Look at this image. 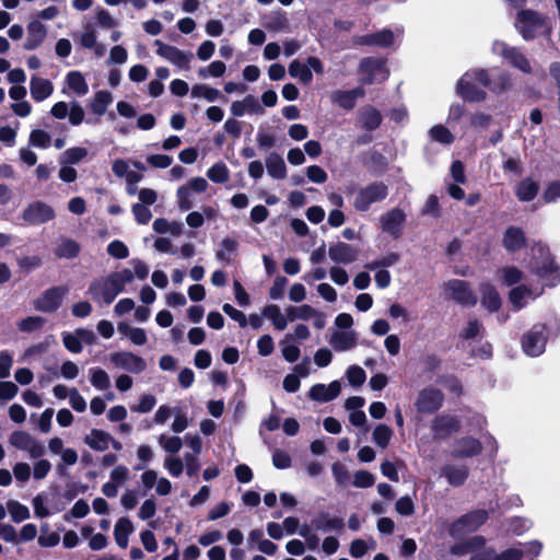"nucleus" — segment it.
<instances>
[{
    "label": "nucleus",
    "instance_id": "1",
    "mask_svg": "<svg viewBox=\"0 0 560 560\" xmlns=\"http://www.w3.org/2000/svg\"><path fill=\"white\" fill-rule=\"evenodd\" d=\"M132 281V271L130 269H122L92 282L89 287V293L96 302L102 301L109 305L125 290V287Z\"/></svg>",
    "mask_w": 560,
    "mask_h": 560
},
{
    "label": "nucleus",
    "instance_id": "2",
    "mask_svg": "<svg viewBox=\"0 0 560 560\" xmlns=\"http://www.w3.org/2000/svg\"><path fill=\"white\" fill-rule=\"evenodd\" d=\"M514 27L524 40L537 37H550L552 25L550 20L532 9H521L516 12Z\"/></svg>",
    "mask_w": 560,
    "mask_h": 560
},
{
    "label": "nucleus",
    "instance_id": "3",
    "mask_svg": "<svg viewBox=\"0 0 560 560\" xmlns=\"http://www.w3.org/2000/svg\"><path fill=\"white\" fill-rule=\"evenodd\" d=\"M529 268L545 282L547 287L560 283V268L555 264L549 249L541 243L532 247Z\"/></svg>",
    "mask_w": 560,
    "mask_h": 560
},
{
    "label": "nucleus",
    "instance_id": "4",
    "mask_svg": "<svg viewBox=\"0 0 560 560\" xmlns=\"http://www.w3.org/2000/svg\"><path fill=\"white\" fill-rule=\"evenodd\" d=\"M489 85L488 72L483 69L467 71L457 82L456 91L468 102H481L486 98L485 88Z\"/></svg>",
    "mask_w": 560,
    "mask_h": 560
},
{
    "label": "nucleus",
    "instance_id": "5",
    "mask_svg": "<svg viewBox=\"0 0 560 560\" xmlns=\"http://www.w3.org/2000/svg\"><path fill=\"white\" fill-rule=\"evenodd\" d=\"M388 195V186L382 182H374L360 188L353 199V208L365 212L373 203L383 201Z\"/></svg>",
    "mask_w": 560,
    "mask_h": 560
},
{
    "label": "nucleus",
    "instance_id": "6",
    "mask_svg": "<svg viewBox=\"0 0 560 560\" xmlns=\"http://www.w3.org/2000/svg\"><path fill=\"white\" fill-rule=\"evenodd\" d=\"M547 340V327L540 323L535 324L523 335L521 340L522 350L528 357H539L545 352Z\"/></svg>",
    "mask_w": 560,
    "mask_h": 560
},
{
    "label": "nucleus",
    "instance_id": "7",
    "mask_svg": "<svg viewBox=\"0 0 560 560\" xmlns=\"http://www.w3.org/2000/svg\"><path fill=\"white\" fill-rule=\"evenodd\" d=\"M360 73L363 84L381 83L389 75L386 62L378 58L363 59L360 63Z\"/></svg>",
    "mask_w": 560,
    "mask_h": 560
},
{
    "label": "nucleus",
    "instance_id": "8",
    "mask_svg": "<svg viewBox=\"0 0 560 560\" xmlns=\"http://www.w3.org/2000/svg\"><path fill=\"white\" fill-rule=\"evenodd\" d=\"M444 292L447 298L464 306H474L477 303V295L468 282L453 279L444 283Z\"/></svg>",
    "mask_w": 560,
    "mask_h": 560
},
{
    "label": "nucleus",
    "instance_id": "9",
    "mask_svg": "<svg viewBox=\"0 0 560 560\" xmlns=\"http://www.w3.org/2000/svg\"><path fill=\"white\" fill-rule=\"evenodd\" d=\"M9 442L15 448L26 452L31 458H40L45 454L43 443L28 432L15 431L10 435Z\"/></svg>",
    "mask_w": 560,
    "mask_h": 560
},
{
    "label": "nucleus",
    "instance_id": "10",
    "mask_svg": "<svg viewBox=\"0 0 560 560\" xmlns=\"http://www.w3.org/2000/svg\"><path fill=\"white\" fill-rule=\"evenodd\" d=\"M155 45L158 46L156 54L160 57L177 67L178 69H190V63L194 59V54L191 51L180 50L175 46L163 44L160 40H156Z\"/></svg>",
    "mask_w": 560,
    "mask_h": 560
},
{
    "label": "nucleus",
    "instance_id": "11",
    "mask_svg": "<svg viewBox=\"0 0 560 560\" xmlns=\"http://www.w3.org/2000/svg\"><path fill=\"white\" fill-rule=\"evenodd\" d=\"M487 518L488 513L485 510L472 511L454 522L450 528V534L453 537H460L471 533L480 527Z\"/></svg>",
    "mask_w": 560,
    "mask_h": 560
},
{
    "label": "nucleus",
    "instance_id": "12",
    "mask_svg": "<svg viewBox=\"0 0 560 560\" xmlns=\"http://www.w3.org/2000/svg\"><path fill=\"white\" fill-rule=\"evenodd\" d=\"M492 51L506 59L513 67L517 68L522 72H532L528 59L517 47H511L504 42L495 40L492 44Z\"/></svg>",
    "mask_w": 560,
    "mask_h": 560
},
{
    "label": "nucleus",
    "instance_id": "13",
    "mask_svg": "<svg viewBox=\"0 0 560 560\" xmlns=\"http://www.w3.org/2000/svg\"><path fill=\"white\" fill-rule=\"evenodd\" d=\"M407 214L400 208H393L380 217V228L384 233L397 240L402 234Z\"/></svg>",
    "mask_w": 560,
    "mask_h": 560
},
{
    "label": "nucleus",
    "instance_id": "14",
    "mask_svg": "<svg viewBox=\"0 0 560 560\" xmlns=\"http://www.w3.org/2000/svg\"><path fill=\"white\" fill-rule=\"evenodd\" d=\"M109 361L114 366L133 374H140L147 369L143 358L130 351H116L109 354Z\"/></svg>",
    "mask_w": 560,
    "mask_h": 560
},
{
    "label": "nucleus",
    "instance_id": "15",
    "mask_svg": "<svg viewBox=\"0 0 560 560\" xmlns=\"http://www.w3.org/2000/svg\"><path fill=\"white\" fill-rule=\"evenodd\" d=\"M443 393L434 387H427L419 392L416 408L422 413H433L442 407Z\"/></svg>",
    "mask_w": 560,
    "mask_h": 560
},
{
    "label": "nucleus",
    "instance_id": "16",
    "mask_svg": "<svg viewBox=\"0 0 560 560\" xmlns=\"http://www.w3.org/2000/svg\"><path fill=\"white\" fill-rule=\"evenodd\" d=\"M67 292L68 289L66 287H55L45 291L35 301V308L42 312L56 311L60 306Z\"/></svg>",
    "mask_w": 560,
    "mask_h": 560
},
{
    "label": "nucleus",
    "instance_id": "17",
    "mask_svg": "<svg viewBox=\"0 0 560 560\" xmlns=\"http://www.w3.org/2000/svg\"><path fill=\"white\" fill-rule=\"evenodd\" d=\"M23 218L31 224H42L52 220L55 218V211L50 206L37 201L24 210Z\"/></svg>",
    "mask_w": 560,
    "mask_h": 560
},
{
    "label": "nucleus",
    "instance_id": "18",
    "mask_svg": "<svg viewBox=\"0 0 560 560\" xmlns=\"http://www.w3.org/2000/svg\"><path fill=\"white\" fill-rule=\"evenodd\" d=\"M542 290L535 291L526 284H518L509 292V302L515 311L522 310L529 300H535L541 294Z\"/></svg>",
    "mask_w": 560,
    "mask_h": 560
},
{
    "label": "nucleus",
    "instance_id": "19",
    "mask_svg": "<svg viewBox=\"0 0 560 560\" xmlns=\"http://www.w3.org/2000/svg\"><path fill=\"white\" fill-rule=\"evenodd\" d=\"M329 343L338 352L349 351L357 347L358 334L354 330H335Z\"/></svg>",
    "mask_w": 560,
    "mask_h": 560
},
{
    "label": "nucleus",
    "instance_id": "20",
    "mask_svg": "<svg viewBox=\"0 0 560 560\" xmlns=\"http://www.w3.org/2000/svg\"><path fill=\"white\" fill-rule=\"evenodd\" d=\"M341 390V385L338 381H334L328 385L315 384L308 392V397L312 400L319 402H327L335 399Z\"/></svg>",
    "mask_w": 560,
    "mask_h": 560
},
{
    "label": "nucleus",
    "instance_id": "21",
    "mask_svg": "<svg viewBox=\"0 0 560 560\" xmlns=\"http://www.w3.org/2000/svg\"><path fill=\"white\" fill-rule=\"evenodd\" d=\"M328 256L336 264L349 265L357 260L358 252L351 245L338 242L328 248Z\"/></svg>",
    "mask_w": 560,
    "mask_h": 560
},
{
    "label": "nucleus",
    "instance_id": "22",
    "mask_svg": "<svg viewBox=\"0 0 560 560\" xmlns=\"http://www.w3.org/2000/svg\"><path fill=\"white\" fill-rule=\"evenodd\" d=\"M312 526L314 529L323 533H329L334 530L341 533L345 528V522L341 517L331 516L327 512H322L312 520Z\"/></svg>",
    "mask_w": 560,
    "mask_h": 560
},
{
    "label": "nucleus",
    "instance_id": "23",
    "mask_svg": "<svg viewBox=\"0 0 560 560\" xmlns=\"http://www.w3.org/2000/svg\"><path fill=\"white\" fill-rule=\"evenodd\" d=\"M231 113L236 117H242L246 113L260 116L264 115L265 110L255 96L247 95L243 101H235L232 103Z\"/></svg>",
    "mask_w": 560,
    "mask_h": 560
},
{
    "label": "nucleus",
    "instance_id": "24",
    "mask_svg": "<svg viewBox=\"0 0 560 560\" xmlns=\"http://www.w3.org/2000/svg\"><path fill=\"white\" fill-rule=\"evenodd\" d=\"M460 428L459 420L451 415H441L433 420L432 430L438 438L447 436Z\"/></svg>",
    "mask_w": 560,
    "mask_h": 560
},
{
    "label": "nucleus",
    "instance_id": "25",
    "mask_svg": "<svg viewBox=\"0 0 560 560\" xmlns=\"http://www.w3.org/2000/svg\"><path fill=\"white\" fill-rule=\"evenodd\" d=\"M364 95L363 88L359 86L352 90H337L334 91L330 95V100L332 103L345 109H352L357 103V100Z\"/></svg>",
    "mask_w": 560,
    "mask_h": 560
},
{
    "label": "nucleus",
    "instance_id": "26",
    "mask_svg": "<svg viewBox=\"0 0 560 560\" xmlns=\"http://www.w3.org/2000/svg\"><path fill=\"white\" fill-rule=\"evenodd\" d=\"M382 122L381 113L373 106H364L358 113V126L364 130H375Z\"/></svg>",
    "mask_w": 560,
    "mask_h": 560
},
{
    "label": "nucleus",
    "instance_id": "27",
    "mask_svg": "<svg viewBox=\"0 0 560 560\" xmlns=\"http://www.w3.org/2000/svg\"><path fill=\"white\" fill-rule=\"evenodd\" d=\"M539 191V183L532 177H525L514 187L516 198L522 202H529L536 198Z\"/></svg>",
    "mask_w": 560,
    "mask_h": 560
},
{
    "label": "nucleus",
    "instance_id": "28",
    "mask_svg": "<svg viewBox=\"0 0 560 560\" xmlns=\"http://www.w3.org/2000/svg\"><path fill=\"white\" fill-rule=\"evenodd\" d=\"M46 37V27L39 21H32L27 25V37L24 43V48L26 50L36 49Z\"/></svg>",
    "mask_w": 560,
    "mask_h": 560
},
{
    "label": "nucleus",
    "instance_id": "29",
    "mask_svg": "<svg viewBox=\"0 0 560 560\" xmlns=\"http://www.w3.org/2000/svg\"><path fill=\"white\" fill-rule=\"evenodd\" d=\"M502 243L508 252L514 253L525 246L526 238L520 228L510 226L503 234Z\"/></svg>",
    "mask_w": 560,
    "mask_h": 560
},
{
    "label": "nucleus",
    "instance_id": "30",
    "mask_svg": "<svg viewBox=\"0 0 560 560\" xmlns=\"http://www.w3.org/2000/svg\"><path fill=\"white\" fill-rule=\"evenodd\" d=\"M30 90L34 101L43 102L52 94L54 85L49 80L34 75L30 82Z\"/></svg>",
    "mask_w": 560,
    "mask_h": 560
},
{
    "label": "nucleus",
    "instance_id": "31",
    "mask_svg": "<svg viewBox=\"0 0 560 560\" xmlns=\"http://www.w3.org/2000/svg\"><path fill=\"white\" fill-rule=\"evenodd\" d=\"M481 448V443L477 439L467 436L456 442L453 455L455 457H472L478 455Z\"/></svg>",
    "mask_w": 560,
    "mask_h": 560
},
{
    "label": "nucleus",
    "instance_id": "32",
    "mask_svg": "<svg viewBox=\"0 0 560 560\" xmlns=\"http://www.w3.org/2000/svg\"><path fill=\"white\" fill-rule=\"evenodd\" d=\"M110 434L100 429H92L91 432L84 438V443L97 452L106 451L110 444Z\"/></svg>",
    "mask_w": 560,
    "mask_h": 560
},
{
    "label": "nucleus",
    "instance_id": "33",
    "mask_svg": "<svg viewBox=\"0 0 560 560\" xmlns=\"http://www.w3.org/2000/svg\"><path fill=\"white\" fill-rule=\"evenodd\" d=\"M395 34L390 30H383L381 32L364 35L358 38L357 43L361 45H376L388 47L394 43Z\"/></svg>",
    "mask_w": 560,
    "mask_h": 560
},
{
    "label": "nucleus",
    "instance_id": "34",
    "mask_svg": "<svg viewBox=\"0 0 560 560\" xmlns=\"http://www.w3.org/2000/svg\"><path fill=\"white\" fill-rule=\"evenodd\" d=\"M481 304L489 312H495L501 306V298L498 291L489 283L480 285Z\"/></svg>",
    "mask_w": 560,
    "mask_h": 560
},
{
    "label": "nucleus",
    "instance_id": "35",
    "mask_svg": "<svg viewBox=\"0 0 560 560\" xmlns=\"http://www.w3.org/2000/svg\"><path fill=\"white\" fill-rule=\"evenodd\" d=\"M113 94L106 90L95 92L91 98L89 106L93 114L102 116L106 113L107 107L113 103Z\"/></svg>",
    "mask_w": 560,
    "mask_h": 560
},
{
    "label": "nucleus",
    "instance_id": "36",
    "mask_svg": "<svg viewBox=\"0 0 560 560\" xmlns=\"http://www.w3.org/2000/svg\"><path fill=\"white\" fill-rule=\"evenodd\" d=\"M133 532V525L131 521L127 517H120L114 527V536L116 544L120 548H126L128 546L129 535Z\"/></svg>",
    "mask_w": 560,
    "mask_h": 560
},
{
    "label": "nucleus",
    "instance_id": "37",
    "mask_svg": "<svg viewBox=\"0 0 560 560\" xmlns=\"http://www.w3.org/2000/svg\"><path fill=\"white\" fill-rule=\"evenodd\" d=\"M497 277L501 284L512 287L523 280L524 272L515 266H505L497 271Z\"/></svg>",
    "mask_w": 560,
    "mask_h": 560
},
{
    "label": "nucleus",
    "instance_id": "38",
    "mask_svg": "<svg viewBox=\"0 0 560 560\" xmlns=\"http://www.w3.org/2000/svg\"><path fill=\"white\" fill-rule=\"evenodd\" d=\"M80 252V245L68 237H60L57 241L56 248H55V255L59 258H74L78 256Z\"/></svg>",
    "mask_w": 560,
    "mask_h": 560
},
{
    "label": "nucleus",
    "instance_id": "39",
    "mask_svg": "<svg viewBox=\"0 0 560 560\" xmlns=\"http://www.w3.org/2000/svg\"><path fill=\"white\" fill-rule=\"evenodd\" d=\"M68 88L78 96H84L89 92V85L80 71H70L66 77Z\"/></svg>",
    "mask_w": 560,
    "mask_h": 560
},
{
    "label": "nucleus",
    "instance_id": "40",
    "mask_svg": "<svg viewBox=\"0 0 560 560\" xmlns=\"http://www.w3.org/2000/svg\"><path fill=\"white\" fill-rule=\"evenodd\" d=\"M268 174L277 179H282L287 175V167L283 159L277 153H270L266 159Z\"/></svg>",
    "mask_w": 560,
    "mask_h": 560
},
{
    "label": "nucleus",
    "instance_id": "41",
    "mask_svg": "<svg viewBox=\"0 0 560 560\" xmlns=\"http://www.w3.org/2000/svg\"><path fill=\"white\" fill-rule=\"evenodd\" d=\"M262 315L269 318L275 328L278 330H283L288 326V316L283 315L280 311V307L276 304H270L264 307Z\"/></svg>",
    "mask_w": 560,
    "mask_h": 560
},
{
    "label": "nucleus",
    "instance_id": "42",
    "mask_svg": "<svg viewBox=\"0 0 560 560\" xmlns=\"http://www.w3.org/2000/svg\"><path fill=\"white\" fill-rule=\"evenodd\" d=\"M289 73L292 78L298 79L303 84H308L313 80L312 71L300 60L294 59L289 66Z\"/></svg>",
    "mask_w": 560,
    "mask_h": 560
},
{
    "label": "nucleus",
    "instance_id": "43",
    "mask_svg": "<svg viewBox=\"0 0 560 560\" xmlns=\"http://www.w3.org/2000/svg\"><path fill=\"white\" fill-rule=\"evenodd\" d=\"M285 314L290 322H294L298 319L308 320L316 314V308L308 304H303L300 306H289L285 308Z\"/></svg>",
    "mask_w": 560,
    "mask_h": 560
},
{
    "label": "nucleus",
    "instance_id": "44",
    "mask_svg": "<svg viewBox=\"0 0 560 560\" xmlns=\"http://www.w3.org/2000/svg\"><path fill=\"white\" fill-rule=\"evenodd\" d=\"M443 475L452 486H460L468 477V471L464 466H446L443 468Z\"/></svg>",
    "mask_w": 560,
    "mask_h": 560
},
{
    "label": "nucleus",
    "instance_id": "45",
    "mask_svg": "<svg viewBox=\"0 0 560 560\" xmlns=\"http://www.w3.org/2000/svg\"><path fill=\"white\" fill-rule=\"evenodd\" d=\"M90 382L93 387L98 390H106L110 387V378L106 371L101 368H92L89 370Z\"/></svg>",
    "mask_w": 560,
    "mask_h": 560
},
{
    "label": "nucleus",
    "instance_id": "46",
    "mask_svg": "<svg viewBox=\"0 0 560 560\" xmlns=\"http://www.w3.org/2000/svg\"><path fill=\"white\" fill-rule=\"evenodd\" d=\"M485 544V539L481 536H475L468 541L458 542L451 548V553L455 556H465Z\"/></svg>",
    "mask_w": 560,
    "mask_h": 560
},
{
    "label": "nucleus",
    "instance_id": "47",
    "mask_svg": "<svg viewBox=\"0 0 560 560\" xmlns=\"http://www.w3.org/2000/svg\"><path fill=\"white\" fill-rule=\"evenodd\" d=\"M393 430L386 424H377L372 433L373 442L381 448H386L393 438Z\"/></svg>",
    "mask_w": 560,
    "mask_h": 560
},
{
    "label": "nucleus",
    "instance_id": "48",
    "mask_svg": "<svg viewBox=\"0 0 560 560\" xmlns=\"http://www.w3.org/2000/svg\"><path fill=\"white\" fill-rule=\"evenodd\" d=\"M429 138L441 144H451L454 142V135L443 125H434L428 131Z\"/></svg>",
    "mask_w": 560,
    "mask_h": 560
},
{
    "label": "nucleus",
    "instance_id": "49",
    "mask_svg": "<svg viewBox=\"0 0 560 560\" xmlns=\"http://www.w3.org/2000/svg\"><path fill=\"white\" fill-rule=\"evenodd\" d=\"M8 512L11 518L15 523H21L30 517V510L26 505L15 500H9L7 502Z\"/></svg>",
    "mask_w": 560,
    "mask_h": 560
},
{
    "label": "nucleus",
    "instance_id": "50",
    "mask_svg": "<svg viewBox=\"0 0 560 560\" xmlns=\"http://www.w3.org/2000/svg\"><path fill=\"white\" fill-rule=\"evenodd\" d=\"M191 96L194 98L202 97L208 102H215L220 96V91L206 84H195L191 88Z\"/></svg>",
    "mask_w": 560,
    "mask_h": 560
},
{
    "label": "nucleus",
    "instance_id": "51",
    "mask_svg": "<svg viewBox=\"0 0 560 560\" xmlns=\"http://www.w3.org/2000/svg\"><path fill=\"white\" fill-rule=\"evenodd\" d=\"M238 244L235 240L226 237L222 240L220 243V248L215 252V257L218 260L230 262L231 261V254H233Z\"/></svg>",
    "mask_w": 560,
    "mask_h": 560
},
{
    "label": "nucleus",
    "instance_id": "52",
    "mask_svg": "<svg viewBox=\"0 0 560 560\" xmlns=\"http://www.w3.org/2000/svg\"><path fill=\"white\" fill-rule=\"evenodd\" d=\"M225 70H226L225 63L222 61L215 60V61H212L207 67L199 68L198 74L202 79L221 78L225 73Z\"/></svg>",
    "mask_w": 560,
    "mask_h": 560
},
{
    "label": "nucleus",
    "instance_id": "53",
    "mask_svg": "<svg viewBox=\"0 0 560 560\" xmlns=\"http://www.w3.org/2000/svg\"><path fill=\"white\" fill-rule=\"evenodd\" d=\"M207 176L213 183L223 184L229 180L230 173L224 163L218 162L208 170Z\"/></svg>",
    "mask_w": 560,
    "mask_h": 560
},
{
    "label": "nucleus",
    "instance_id": "54",
    "mask_svg": "<svg viewBox=\"0 0 560 560\" xmlns=\"http://www.w3.org/2000/svg\"><path fill=\"white\" fill-rule=\"evenodd\" d=\"M376 544L373 539L370 540H363V539H354L350 544V555L353 558H361L363 557L370 549H375Z\"/></svg>",
    "mask_w": 560,
    "mask_h": 560
},
{
    "label": "nucleus",
    "instance_id": "55",
    "mask_svg": "<svg viewBox=\"0 0 560 560\" xmlns=\"http://www.w3.org/2000/svg\"><path fill=\"white\" fill-rule=\"evenodd\" d=\"M292 340H293L292 335L287 334L284 339L281 341L282 357L284 358L285 361L291 362V363L298 361V359L300 358V353H301L299 347H296L292 343H289Z\"/></svg>",
    "mask_w": 560,
    "mask_h": 560
},
{
    "label": "nucleus",
    "instance_id": "56",
    "mask_svg": "<svg viewBox=\"0 0 560 560\" xmlns=\"http://www.w3.org/2000/svg\"><path fill=\"white\" fill-rule=\"evenodd\" d=\"M88 155V150L82 147L67 149L61 156V163L77 164Z\"/></svg>",
    "mask_w": 560,
    "mask_h": 560
},
{
    "label": "nucleus",
    "instance_id": "57",
    "mask_svg": "<svg viewBox=\"0 0 560 560\" xmlns=\"http://www.w3.org/2000/svg\"><path fill=\"white\" fill-rule=\"evenodd\" d=\"M158 442L165 452L173 454L179 452L183 446V441L179 436L161 434Z\"/></svg>",
    "mask_w": 560,
    "mask_h": 560
},
{
    "label": "nucleus",
    "instance_id": "58",
    "mask_svg": "<svg viewBox=\"0 0 560 560\" xmlns=\"http://www.w3.org/2000/svg\"><path fill=\"white\" fill-rule=\"evenodd\" d=\"M50 140H51V137L47 131L42 130V129H34V130H32V132L30 135L28 142H30V145L40 148V149H46L49 147Z\"/></svg>",
    "mask_w": 560,
    "mask_h": 560
},
{
    "label": "nucleus",
    "instance_id": "59",
    "mask_svg": "<svg viewBox=\"0 0 560 560\" xmlns=\"http://www.w3.org/2000/svg\"><path fill=\"white\" fill-rule=\"evenodd\" d=\"M485 328L478 319H470L467 326L462 330L460 336L464 339H476L483 335Z\"/></svg>",
    "mask_w": 560,
    "mask_h": 560
},
{
    "label": "nucleus",
    "instance_id": "60",
    "mask_svg": "<svg viewBox=\"0 0 560 560\" xmlns=\"http://www.w3.org/2000/svg\"><path fill=\"white\" fill-rule=\"evenodd\" d=\"M174 421L172 423V431L175 433H182L189 424V420L186 413L178 407L173 408Z\"/></svg>",
    "mask_w": 560,
    "mask_h": 560
},
{
    "label": "nucleus",
    "instance_id": "61",
    "mask_svg": "<svg viewBox=\"0 0 560 560\" xmlns=\"http://www.w3.org/2000/svg\"><path fill=\"white\" fill-rule=\"evenodd\" d=\"M45 323L40 316H30L19 322L18 327L21 331L32 332L39 329Z\"/></svg>",
    "mask_w": 560,
    "mask_h": 560
},
{
    "label": "nucleus",
    "instance_id": "62",
    "mask_svg": "<svg viewBox=\"0 0 560 560\" xmlns=\"http://www.w3.org/2000/svg\"><path fill=\"white\" fill-rule=\"evenodd\" d=\"M130 478L129 469L124 465H117L109 474V479L118 487L124 486Z\"/></svg>",
    "mask_w": 560,
    "mask_h": 560
},
{
    "label": "nucleus",
    "instance_id": "63",
    "mask_svg": "<svg viewBox=\"0 0 560 560\" xmlns=\"http://www.w3.org/2000/svg\"><path fill=\"white\" fill-rule=\"evenodd\" d=\"M347 378L352 386H360L365 382V371L359 365H351L347 370Z\"/></svg>",
    "mask_w": 560,
    "mask_h": 560
},
{
    "label": "nucleus",
    "instance_id": "64",
    "mask_svg": "<svg viewBox=\"0 0 560 560\" xmlns=\"http://www.w3.org/2000/svg\"><path fill=\"white\" fill-rule=\"evenodd\" d=\"M542 199L547 203L556 202L560 199V180L550 182L546 186L542 192Z\"/></svg>",
    "mask_w": 560,
    "mask_h": 560
}]
</instances>
